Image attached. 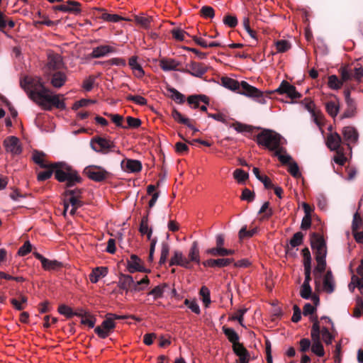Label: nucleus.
<instances>
[{
    "mask_svg": "<svg viewBox=\"0 0 363 363\" xmlns=\"http://www.w3.org/2000/svg\"><path fill=\"white\" fill-rule=\"evenodd\" d=\"M342 133L348 148L351 150L350 144L356 143L358 140L359 135L357 130L352 126H346L342 128Z\"/></svg>",
    "mask_w": 363,
    "mask_h": 363,
    "instance_id": "nucleus-13",
    "label": "nucleus"
},
{
    "mask_svg": "<svg viewBox=\"0 0 363 363\" xmlns=\"http://www.w3.org/2000/svg\"><path fill=\"white\" fill-rule=\"evenodd\" d=\"M311 320L313 323L311 328V336L312 339L311 351L318 357H323L325 354L323 346L320 338V322L317 317L311 315Z\"/></svg>",
    "mask_w": 363,
    "mask_h": 363,
    "instance_id": "nucleus-5",
    "label": "nucleus"
},
{
    "mask_svg": "<svg viewBox=\"0 0 363 363\" xmlns=\"http://www.w3.org/2000/svg\"><path fill=\"white\" fill-rule=\"evenodd\" d=\"M342 139L340 135L337 133H333L328 135L326 145L332 151L340 150Z\"/></svg>",
    "mask_w": 363,
    "mask_h": 363,
    "instance_id": "nucleus-21",
    "label": "nucleus"
},
{
    "mask_svg": "<svg viewBox=\"0 0 363 363\" xmlns=\"http://www.w3.org/2000/svg\"><path fill=\"white\" fill-rule=\"evenodd\" d=\"M115 48L110 45H100L94 48L91 52L94 58H100L108 55L109 53L114 52Z\"/></svg>",
    "mask_w": 363,
    "mask_h": 363,
    "instance_id": "nucleus-26",
    "label": "nucleus"
},
{
    "mask_svg": "<svg viewBox=\"0 0 363 363\" xmlns=\"http://www.w3.org/2000/svg\"><path fill=\"white\" fill-rule=\"evenodd\" d=\"M252 172H253V174H255V176L256 177V178L260 181L261 182L263 183L264 187L266 189H271L273 187V184L272 183V181L270 180V179L265 176V175H261L259 174V170L257 167H254L253 169H252Z\"/></svg>",
    "mask_w": 363,
    "mask_h": 363,
    "instance_id": "nucleus-38",
    "label": "nucleus"
},
{
    "mask_svg": "<svg viewBox=\"0 0 363 363\" xmlns=\"http://www.w3.org/2000/svg\"><path fill=\"white\" fill-rule=\"evenodd\" d=\"M200 295L202 296V301L207 306L211 303L210 291L206 286H202L200 290Z\"/></svg>",
    "mask_w": 363,
    "mask_h": 363,
    "instance_id": "nucleus-59",
    "label": "nucleus"
},
{
    "mask_svg": "<svg viewBox=\"0 0 363 363\" xmlns=\"http://www.w3.org/2000/svg\"><path fill=\"white\" fill-rule=\"evenodd\" d=\"M322 290L327 294H332L335 291V283L331 271H328L323 277Z\"/></svg>",
    "mask_w": 363,
    "mask_h": 363,
    "instance_id": "nucleus-18",
    "label": "nucleus"
},
{
    "mask_svg": "<svg viewBox=\"0 0 363 363\" xmlns=\"http://www.w3.org/2000/svg\"><path fill=\"white\" fill-rule=\"evenodd\" d=\"M233 178L240 184H243L245 181L249 178V174L245 172L242 169H236L233 172Z\"/></svg>",
    "mask_w": 363,
    "mask_h": 363,
    "instance_id": "nucleus-39",
    "label": "nucleus"
},
{
    "mask_svg": "<svg viewBox=\"0 0 363 363\" xmlns=\"http://www.w3.org/2000/svg\"><path fill=\"white\" fill-rule=\"evenodd\" d=\"M21 86L27 93L28 97L45 111H50L52 107L60 110L66 108V104L60 99L62 94H55L46 88L42 79L38 77H24L21 81Z\"/></svg>",
    "mask_w": 363,
    "mask_h": 363,
    "instance_id": "nucleus-1",
    "label": "nucleus"
},
{
    "mask_svg": "<svg viewBox=\"0 0 363 363\" xmlns=\"http://www.w3.org/2000/svg\"><path fill=\"white\" fill-rule=\"evenodd\" d=\"M4 146L7 152L13 155H20L22 147L19 139L16 136H9L4 140Z\"/></svg>",
    "mask_w": 363,
    "mask_h": 363,
    "instance_id": "nucleus-10",
    "label": "nucleus"
},
{
    "mask_svg": "<svg viewBox=\"0 0 363 363\" xmlns=\"http://www.w3.org/2000/svg\"><path fill=\"white\" fill-rule=\"evenodd\" d=\"M310 263H311V257H310V255L308 254V257H306V261H305V264H304V265H305V279H304L303 284L310 285V281H311Z\"/></svg>",
    "mask_w": 363,
    "mask_h": 363,
    "instance_id": "nucleus-46",
    "label": "nucleus"
},
{
    "mask_svg": "<svg viewBox=\"0 0 363 363\" xmlns=\"http://www.w3.org/2000/svg\"><path fill=\"white\" fill-rule=\"evenodd\" d=\"M107 274H108L107 267H96L92 270L91 273L89 274L90 281L91 283L95 284V283L98 282L101 278L106 277L107 275Z\"/></svg>",
    "mask_w": 363,
    "mask_h": 363,
    "instance_id": "nucleus-29",
    "label": "nucleus"
},
{
    "mask_svg": "<svg viewBox=\"0 0 363 363\" xmlns=\"http://www.w3.org/2000/svg\"><path fill=\"white\" fill-rule=\"evenodd\" d=\"M58 311L60 314L64 315L67 318H71L74 315L72 308L66 305L60 306Z\"/></svg>",
    "mask_w": 363,
    "mask_h": 363,
    "instance_id": "nucleus-64",
    "label": "nucleus"
},
{
    "mask_svg": "<svg viewBox=\"0 0 363 363\" xmlns=\"http://www.w3.org/2000/svg\"><path fill=\"white\" fill-rule=\"evenodd\" d=\"M128 101H132L138 105L143 106L147 104V100L143 96L140 95H128L127 96Z\"/></svg>",
    "mask_w": 363,
    "mask_h": 363,
    "instance_id": "nucleus-58",
    "label": "nucleus"
},
{
    "mask_svg": "<svg viewBox=\"0 0 363 363\" xmlns=\"http://www.w3.org/2000/svg\"><path fill=\"white\" fill-rule=\"evenodd\" d=\"M233 261V259L230 258H220L217 259H209L203 262L205 267H223L229 265Z\"/></svg>",
    "mask_w": 363,
    "mask_h": 363,
    "instance_id": "nucleus-27",
    "label": "nucleus"
},
{
    "mask_svg": "<svg viewBox=\"0 0 363 363\" xmlns=\"http://www.w3.org/2000/svg\"><path fill=\"white\" fill-rule=\"evenodd\" d=\"M96 77L94 76H89L88 78L85 79L82 87L86 91H90L95 84Z\"/></svg>",
    "mask_w": 363,
    "mask_h": 363,
    "instance_id": "nucleus-54",
    "label": "nucleus"
},
{
    "mask_svg": "<svg viewBox=\"0 0 363 363\" xmlns=\"http://www.w3.org/2000/svg\"><path fill=\"white\" fill-rule=\"evenodd\" d=\"M67 77L65 72H55L52 74L51 79H50V84L52 86L56 89H60L67 82Z\"/></svg>",
    "mask_w": 363,
    "mask_h": 363,
    "instance_id": "nucleus-23",
    "label": "nucleus"
},
{
    "mask_svg": "<svg viewBox=\"0 0 363 363\" xmlns=\"http://www.w3.org/2000/svg\"><path fill=\"white\" fill-rule=\"evenodd\" d=\"M81 315V323L82 324L87 325L91 328H93L94 327L96 319L94 317L91 316L89 314L87 315L86 313H84V315Z\"/></svg>",
    "mask_w": 363,
    "mask_h": 363,
    "instance_id": "nucleus-55",
    "label": "nucleus"
},
{
    "mask_svg": "<svg viewBox=\"0 0 363 363\" xmlns=\"http://www.w3.org/2000/svg\"><path fill=\"white\" fill-rule=\"evenodd\" d=\"M206 253L213 256H227L233 255L235 253V250H228L223 247L216 246V247L210 248L206 250Z\"/></svg>",
    "mask_w": 363,
    "mask_h": 363,
    "instance_id": "nucleus-30",
    "label": "nucleus"
},
{
    "mask_svg": "<svg viewBox=\"0 0 363 363\" xmlns=\"http://www.w3.org/2000/svg\"><path fill=\"white\" fill-rule=\"evenodd\" d=\"M325 108L328 113L332 116L335 117L340 110V105L337 100L330 101L325 104Z\"/></svg>",
    "mask_w": 363,
    "mask_h": 363,
    "instance_id": "nucleus-37",
    "label": "nucleus"
},
{
    "mask_svg": "<svg viewBox=\"0 0 363 363\" xmlns=\"http://www.w3.org/2000/svg\"><path fill=\"white\" fill-rule=\"evenodd\" d=\"M129 66L133 70V74L138 78H142L145 72L141 65L138 62V57L133 56L129 59Z\"/></svg>",
    "mask_w": 363,
    "mask_h": 363,
    "instance_id": "nucleus-28",
    "label": "nucleus"
},
{
    "mask_svg": "<svg viewBox=\"0 0 363 363\" xmlns=\"http://www.w3.org/2000/svg\"><path fill=\"white\" fill-rule=\"evenodd\" d=\"M169 252V246L167 242H163L161 244V253L160 258V264H164L167 259L168 255Z\"/></svg>",
    "mask_w": 363,
    "mask_h": 363,
    "instance_id": "nucleus-45",
    "label": "nucleus"
},
{
    "mask_svg": "<svg viewBox=\"0 0 363 363\" xmlns=\"http://www.w3.org/2000/svg\"><path fill=\"white\" fill-rule=\"evenodd\" d=\"M274 92L281 94H286L289 98L292 99H298L301 97V94L296 91V87L285 80L281 82V84L277 89L269 91V93L271 94Z\"/></svg>",
    "mask_w": 363,
    "mask_h": 363,
    "instance_id": "nucleus-11",
    "label": "nucleus"
},
{
    "mask_svg": "<svg viewBox=\"0 0 363 363\" xmlns=\"http://www.w3.org/2000/svg\"><path fill=\"white\" fill-rule=\"evenodd\" d=\"M127 269L130 273L146 272L145 268L142 264L141 259L135 255H132L127 261Z\"/></svg>",
    "mask_w": 363,
    "mask_h": 363,
    "instance_id": "nucleus-15",
    "label": "nucleus"
},
{
    "mask_svg": "<svg viewBox=\"0 0 363 363\" xmlns=\"http://www.w3.org/2000/svg\"><path fill=\"white\" fill-rule=\"evenodd\" d=\"M312 295V289L310 285L302 284L300 296L304 299H309Z\"/></svg>",
    "mask_w": 363,
    "mask_h": 363,
    "instance_id": "nucleus-53",
    "label": "nucleus"
},
{
    "mask_svg": "<svg viewBox=\"0 0 363 363\" xmlns=\"http://www.w3.org/2000/svg\"><path fill=\"white\" fill-rule=\"evenodd\" d=\"M90 146L94 151L103 155L116 151V143L108 138L94 137L90 141Z\"/></svg>",
    "mask_w": 363,
    "mask_h": 363,
    "instance_id": "nucleus-6",
    "label": "nucleus"
},
{
    "mask_svg": "<svg viewBox=\"0 0 363 363\" xmlns=\"http://www.w3.org/2000/svg\"><path fill=\"white\" fill-rule=\"evenodd\" d=\"M179 65L180 63L174 59L162 58L160 60V67L164 72L180 71L181 69H178Z\"/></svg>",
    "mask_w": 363,
    "mask_h": 363,
    "instance_id": "nucleus-22",
    "label": "nucleus"
},
{
    "mask_svg": "<svg viewBox=\"0 0 363 363\" xmlns=\"http://www.w3.org/2000/svg\"><path fill=\"white\" fill-rule=\"evenodd\" d=\"M169 91L172 94L171 97L175 101L182 104L184 101V96L174 88L169 89Z\"/></svg>",
    "mask_w": 363,
    "mask_h": 363,
    "instance_id": "nucleus-57",
    "label": "nucleus"
},
{
    "mask_svg": "<svg viewBox=\"0 0 363 363\" xmlns=\"http://www.w3.org/2000/svg\"><path fill=\"white\" fill-rule=\"evenodd\" d=\"M174 265L181 266L186 269L191 267L189 260L183 255L182 252L178 250L174 252V255L169 261V266Z\"/></svg>",
    "mask_w": 363,
    "mask_h": 363,
    "instance_id": "nucleus-16",
    "label": "nucleus"
},
{
    "mask_svg": "<svg viewBox=\"0 0 363 363\" xmlns=\"http://www.w3.org/2000/svg\"><path fill=\"white\" fill-rule=\"evenodd\" d=\"M164 286H157L153 289H152L148 294L153 296L154 299H157L161 297L164 293Z\"/></svg>",
    "mask_w": 363,
    "mask_h": 363,
    "instance_id": "nucleus-63",
    "label": "nucleus"
},
{
    "mask_svg": "<svg viewBox=\"0 0 363 363\" xmlns=\"http://www.w3.org/2000/svg\"><path fill=\"white\" fill-rule=\"evenodd\" d=\"M42 266L45 270H55L62 266V263L57 260H50L45 258L42 262Z\"/></svg>",
    "mask_w": 363,
    "mask_h": 363,
    "instance_id": "nucleus-41",
    "label": "nucleus"
},
{
    "mask_svg": "<svg viewBox=\"0 0 363 363\" xmlns=\"http://www.w3.org/2000/svg\"><path fill=\"white\" fill-rule=\"evenodd\" d=\"M303 240V234L301 232L296 233L290 240L289 245L291 247L299 246Z\"/></svg>",
    "mask_w": 363,
    "mask_h": 363,
    "instance_id": "nucleus-50",
    "label": "nucleus"
},
{
    "mask_svg": "<svg viewBox=\"0 0 363 363\" xmlns=\"http://www.w3.org/2000/svg\"><path fill=\"white\" fill-rule=\"evenodd\" d=\"M133 284H134V279L130 275L122 274L119 276L118 285L126 293L131 291Z\"/></svg>",
    "mask_w": 363,
    "mask_h": 363,
    "instance_id": "nucleus-25",
    "label": "nucleus"
},
{
    "mask_svg": "<svg viewBox=\"0 0 363 363\" xmlns=\"http://www.w3.org/2000/svg\"><path fill=\"white\" fill-rule=\"evenodd\" d=\"M328 86L331 89H339L342 85V81L339 79L336 75H331L328 77Z\"/></svg>",
    "mask_w": 363,
    "mask_h": 363,
    "instance_id": "nucleus-44",
    "label": "nucleus"
},
{
    "mask_svg": "<svg viewBox=\"0 0 363 363\" xmlns=\"http://www.w3.org/2000/svg\"><path fill=\"white\" fill-rule=\"evenodd\" d=\"M222 330L228 340L233 344V345L239 342V335L234 329L223 326Z\"/></svg>",
    "mask_w": 363,
    "mask_h": 363,
    "instance_id": "nucleus-33",
    "label": "nucleus"
},
{
    "mask_svg": "<svg viewBox=\"0 0 363 363\" xmlns=\"http://www.w3.org/2000/svg\"><path fill=\"white\" fill-rule=\"evenodd\" d=\"M285 164H288V171L294 177L298 178L301 176L298 164L292 158Z\"/></svg>",
    "mask_w": 363,
    "mask_h": 363,
    "instance_id": "nucleus-42",
    "label": "nucleus"
},
{
    "mask_svg": "<svg viewBox=\"0 0 363 363\" xmlns=\"http://www.w3.org/2000/svg\"><path fill=\"white\" fill-rule=\"evenodd\" d=\"M257 143L258 145L274 151V155L282 164H286L291 159V155L283 147L286 143V140L275 131L271 130L262 131L257 136Z\"/></svg>",
    "mask_w": 363,
    "mask_h": 363,
    "instance_id": "nucleus-2",
    "label": "nucleus"
},
{
    "mask_svg": "<svg viewBox=\"0 0 363 363\" xmlns=\"http://www.w3.org/2000/svg\"><path fill=\"white\" fill-rule=\"evenodd\" d=\"M207 70L206 65L196 62H191L186 65V69L180 70V72L189 73L194 77L201 78Z\"/></svg>",
    "mask_w": 363,
    "mask_h": 363,
    "instance_id": "nucleus-12",
    "label": "nucleus"
},
{
    "mask_svg": "<svg viewBox=\"0 0 363 363\" xmlns=\"http://www.w3.org/2000/svg\"><path fill=\"white\" fill-rule=\"evenodd\" d=\"M135 22L140 25L142 28L148 29L150 27V23L152 21V18L145 16H135Z\"/></svg>",
    "mask_w": 363,
    "mask_h": 363,
    "instance_id": "nucleus-43",
    "label": "nucleus"
},
{
    "mask_svg": "<svg viewBox=\"0 0 363 363\" xmlns=\"http://www.w3.org/2000/svg\"><path fill=\"white\" fill-rule=\"evenodd\" d=\"M84 173L91 180L102 182L106 179L108 172L101 167L89 166L84 169Z\"/></svg>",
    "mask_w": 363,
    "mask_h": 363,
    "instance_id": "nucleus-9",
    "label": "nucleus"
},
{
    "mask_svg": "<svg viewBox=\"0 0 363 363\" xmlns=\"http://www.w3.org/2000/svg\"><path fill=\"white\" fill-rule=\"evenodd\" d=\"M221 84L225 88L233 91L238 92L240 88V83L238 81L227 77H222Z\"/></svg>",
    "mask_w": 363,
    "mask_h": 363,
    "instance_id": "nucleus-31",
    "label": "nucleus"
},
{
    "mask_svg": "<svg viewBox=\"0 0 363 363\" xmlns=\"http://www.w3.org/2000/svg\"><path fill=\"white\" fill-rule=\"evenodd\" d=\"M45 154L35 150L33 153V160L42 168L52 167L56 168L55 178L60 182H66L68 186H72L80 182L77 172L64 162L47 164L44 160Z\"/></svg>",
    "mask_w": 363,
    "mask_h": 363,
    "instance_id": "nucleus-3",
    "label": "nucleus"
},
{
    "mask_svg": "<svg viewBox=\"0 0 363 363\" xmlns=\"http://www.w3.org/2000/svg\"><path fill=\"white\" fill-rule=\"evenodd\" d=\"M247 308H240L239 309L237 312H236V314L233 315L231 317V319L232 320H237L240 325L242 327H245V325L243 323V320H244V315L245 314V313L247 312Z\"/></svg>",
    "mask_w": 363,
    "mask_h": 363,
    "instance_id": "nucleus-56",
    "label": "nucleus"
},
{
    "mask_svg": "<svg viewBox=\"0 0 363 363\" xmlns=\"http://www.w3.org/2000/svg\"><path fill=\"white\" fill-rule=\"evenodd\" d=\"M363 229L362 218L358 213H354L352 221V230H359Z\"/></svg>",
    "mask_w": 363,
    "mask_h": 363,
    "instance_id": "nucleus-52",
    "label": "nucleus"
},
{
    "mask_svg": "<svg viewBox=\"0 0 363 363\" xmlns=\"http://www.w3.org/2000/svg\"><path fill=\"white\" fill-rule=\"evenodd\" d=\"M47 170L43 171L38 173V181H45L51 177L53 171L55 170V173H56V168H53L52 167H47Z\"/></svg>",
    "mask_w": 363,
    "mask_h": 363,
    "instance_id": "nucleus-49",
    "label": "nucleus"
},
{
    "mask_svg": "<svg viewBox=\"0 0 363 363\" xmlns=\"http://www.w3.org/2000/svg\"><path fill=\"white\" fill-rule=\"evenodd\" d=\"M122 317L113 313H107L105 319L100 326L95 328L96 334L101 338H106L110 335L116 327L115 320L121 319Z\"/></svg>",
    "mask_w": 363,
    "mask_h": 363,
    "instance_id": "nucleus-7",
    "label": "nucleus"
},
{
    "mask_svg": "<svg viewBox=\"0 0 363 363\" xmlns=\"http://www.w3.org/2000/svg\"><path fill=\"white\" fill-rule=\"evenodd\" d=\"M311 244L315 254L317 266L313 274L316 286L320 284L322 278V274L325 272L326 267L327 248L326 243L323 238L318 234H313L311 239Z\"/></svg>",
    "mask_w": 363,
    "mask_h": 363,
    "instance_id": "nucleus-4",
    "label": "nucleus"
},
{
    "mask_svg": "<svg viewBox=\"0 0 363 363\" xmlns=\"http://www.w3.org/2000/svg\"><path fill=\"white\" fill-rule=\"evenodd\" d=\"M234 353L239 357L240 363H249L250 354L243 345L238 342L233 345Z\"/></svg>",
    "mask_w": 363,
    "mask_h": 363,
    "instance_id": "nucleus-20",
    "label": "nucleus"
},
{
    "mask_svg": "<svg viewBox=\"0 0 363 363\" xmlns=\"http://www.w3.org/2000/svg\"><path fill=\"white\" fill-rule=\"evenodd\" d=\"M201 14L203 18H213L215 13L211 6H204L201 9Z\"/></svg>",
    "mask_w": 363,
    "mask_h": 363,
    "instance_id": "nucleus-60",
    "label": "nucleus"
},
{
    "mask_svg": "<svg viewBox=\"0 0 363 363\" xmlns=\"http://www.w3.org/2000/svg\"><path fill=\"white\" fill-rule=\"evenodd\" d=\"M275 45L279 52H284L291 48L290 43L285 40H278Z\"/></svg>",
    "mask_w": 363,
    "mask_h": 363,
    "instance_id": "nucleus-51",
    "label": "nucleus"
},
{
    "mask_svg": "<svg viewBox=\"0 0 363 363\" xmlns=\"http://www.w3.org/2000/svg\"><path fill=\"white\" fill-rule=\"evenodd\" d=\"M352 285H354V286H356L357 288H358L360 290L362 289H363V279L362 277L359 278V277H357L356 275H353L351 278V282L349 284V289H352Z\"/></svg>",
    "mask_w": 363,
    "mask_h": 363,
    "instance_id": "nucleus-61",
    "label": "nucleus"
},
{
    "mask_svg": "<svg viewBox=\"0 0 363 363\" xmlns=\"http://www.w3.org/2000/svg\"><path fill=\"white\" fill-rule=\"evenodd\" d=\"M189 260L190 262H194L197 264L200 263L199 250L196 242H194L189 250L188 255Z\"/></svg>",
    "mask_w": 363,
    "mask_h": 363,
    "instance_id": "nucleus-36",
    "label": "nucleus"
},
{
    "mask_svg": "<svg viewBox=\"0 0 363 363\" xmlns=\"http://www.w3.org/2000/svg\"><path fill=\"white\" fill-rule=\"evenodd\" d=\"M139 230L142 235H147V239L151 241L152 230L149 228L146 218L142 219Z\"/></svg>",
    "mask_w": 363,
    "mask_h": 363,
    "instance_id": "nucleus-40",
    "label": "nucleus"
},
{
    "mask_svg": "<svg viewBox=\"0 0 363 363\" xmlns=\"http://www.w3.org/2000/svg\"><path fill=\"white\" fill-rule=\"evenodd\" d=\"M273 210L269 208V202H264L259 211V213H264L262 219H267L273 215Z\"/></svg>",
    "mask_w": 363,
    "mask_h": 363,
    "instance_id": "nucleus-47",
    "label": "nucleus"
},
{
    "mask_svg": "<svg viewBox=\"0 0 363 363\" xmlns=\"http://www.w3.org/2000/svg\"><path fill=\"white\" fill-rule=\"evenodd\" d=\"M257 233V228L247 230L246 226L242 227L239 231V238L244 240L252 237Z\"/></svg>",
    "mask_w": 363,
    "mask_h": 363,
    "instance_id": "nucleus-48",
    "label": "nucleus"
},
{
    "mask_svg": "<svg viewBox=\"0 0 363 363\" xmlns=\"http://www.w3.org/2000/svg\"><path fill=\"white\" fill-rule=\"evenodd\" d=\"M184 304L187 306L191 310L192 312L196 314L200 313V307L196 301H190L189 299H186L184 301Z\"/></svg>",
    "mask_w": 363,
    "mask_h": 363,
    "instance_id": "nucleus-62",
    "label": "nucleus"
},
{
    "mask_svg": "<svg viewBox=\"0 0 363 363\" xmlns=\"http://www.w3.org/2000/svg\"><path fill=\"white\" fill-rule=\"evenodd\" d=\"M149 283L150 280L146 276L140 280H134V284H133L131 292H138L146 289L149 285Z\"/></svg>",
    "mask_w": 363,
    "mask_h": 363,
    "instance_id": "nucleus-34",
    "label": "nucleus"
},
{
    "mask_svg": "<svg viewBox=\"0 0 363 363\" xmlns=\"http://www.w3.org/2000/svg\"><path fill=\"white\" fill-rule=\"evenodd\" d=\"M121 168L123 171L128 173L138 172L142 169V164L139 160H123L121 162Z\"/></svg>",
    "mask_w": 363,
    "mask_h": 363,
    "instance_id": "nucleus-17",
    "label": "nucleus"
},
{
    "mask_svg": "<svg viewBox=\"0 0 363 363\" xmlns=\"http://www.w3.org/2000/svg\"><path fill=\"white\" fill-rule=\"evenodd\" d=\"M321 336L322 340L326 345H330L333 342L335 336L330 333L328 328L325 325L320 324V337Z\"/></svg>",
    "mask_w": 363,
    "mask_h": 363,
    "instance_id": "nucleus-35",
    "label": "nucleus"
},
{
    "mask_svg": "<svg viewBox=\"0 0 363 363\" xmlns=\"http://www.w3.org/2000/svg\"><path fill=\"white\" fill-rule=\"evenodd\" d=\"M301 104L311 115V118L314 123L319 127L321 125L320 118H322L321 113L315 111V104L313 101L309 99H305Z\"/></svg>",
    "mask_w": 363,
    "mask_h": 363,
    "instance_id": "nucleus-14",
    "label": "nucleus"
},
{
    "mask_svg": "<svg viewBox=\"0 0 363 363\" xmlns=\"http://www.w3.org/2000/svg\"><path fill=\"white\" fill-rule=\"evenodd\" d=\"M55 9L63 12L78 13L80 12V4L77 1H68L67 2V4L56 6L55 7Z\"/></svg>",
    "mask_w": 363,
    "mask_h": 363,
    "instance_id": "nucleus-24",
    "label": "nucleus"
},
{
    "mask_svg": "<svg viewBox=\"0 0 363 363\" xmlns=\"http://www.w3.org/2000/svg\"><path fill=\"white\" fill-rule=\"evenodd\" d=\"M47 67L50 71L62 69L63 67L62 57L58 54L48 55Z\"/></svg>",
    "mask_w": 363,
    "mask_h": 363,
    "instance_id": "nucleus-19",
    "label": "nucleus"
},
{
    "mask_svg": "<svg viewBox=\"0 0 363 363\" xmlns=\"http://www.w3.org/2000/svg\"><path fill=\"white\" fill-rule=\"evenodd\" d=\"M79 194L80 191L79 189L67 190L66 194L69 196L67 203L71 206L79 207L81 206V201L78 198Z\"/></svg>",
    "mask_w": 363,
    "mask_h": 363,
    "instance_id": "nucleus-32",
    "label": "nucleus"
},
{
    "mask_svg": "<svg viewBox=\"0 0 363 363\" xmlns=\"http://www.w3.org/2000/svg\"><path fill=\"white\" fill-rule=\"evenodd\" d=\"M240 88L242 89V91L238 90V94L252 98L259 104H266V99L263 96L262 91L256 87L250 85L247 82L242 81L240 82Z\"/></svg>",
    "mask_w": 363,
    "mask_h": 363,
    "instance_id": "nucleus-8",
    "label": "nucleus"
}]
</instances>
